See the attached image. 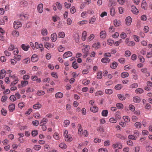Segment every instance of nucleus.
Returning <instances> with one entry per match:
<instances>
[{"label":"nucleus","instance_id":"1","mask_svg":"<svg viewBox=\"0 0 152 152\" xmlns=\"http://www.w3.org/2000/svg\"><path fill=\"white\" fill-rule=\"evenodd\" d=\"M90 47L89 45H86L84 46V48L82 49V52L84 53L83 56L84 58L86 57L89 54V50Z\"/></svg>","mask_w":152,"mask_h":152},{"label":"nucleus","instance_id":"2","mask_svg":"<svg viewBox=\"0 0 152 152\" xmlns=\"http://www.w3.org/2000/svg\"><path fill=\"white\" fill-rule=\"evenodd\" d=\"M113 147L114 148L116 149L115 150V152H117V151H119L118 150V149H121L122 148V146L121 143L119 142H117L116 143L113 144Z\"/></svg>","mask_w":152,"mask_h":152},{"label":"nucleus","instance_id":"3","mask_svg":"<svg viewBox=\"0 0 152 152\" xmlns=\"http://www.w3.org/2000/svg\"><path fill=\"white\" fill-rule=\"evenodd\" d=\"M14 27L15 29H17L19 27H21L22 24L21 23L18 21H15L13 23Z\"/></svg>","mask_w":152,"mask_h":152},{"label":"nucleus","instance_id":"4","mask_svg":"<svg viewBox=\"0 0 152 152\" xmlns=\"http://www.w3.org/2000/svg\"><path fill=\"white\" fill-rule=\"evenodd\" d=\"M72 55V53L70 51H68L65 52L63 55V58H66L71 56Z\"/></svg>","mask_w":152,"mask_h":152},{"label":"nucleus","instance_id":"5","mask_svg":"<svg viewBox=\"0 0 152 152\" xmlns=\"http://www.w3.org/2000/svg\"><path fill=\"white\" fill-rule=\"evenodd\" d=\"M35 47L36 49L39 48L41 52L43 51L44 50L43 45L41 44H39L37 42H36L35 43Z\"/></svg>","mask_w":152,"mask_h":152},{"label":"nucleus","instance_id":"6","mask_svg":"<svg viewBox=\"0 0 152 152\" xmlns=\"http://www.w3.org/2000/svg\"><path fill=\"white\" fill-rule=\"evenodd\" d=\"M54 44L53 43H50L47 42L45 45V47L48 49L53 48L54 47Z\"/></svg>","mask_w":152,"mask_h":152},{"label":"nucleus","instance_id":"7","mask_svg":"<svg viewBox=\"0 0 152 152\" xmlns=\"http://www.w3.org/2000/svg\"><path fill=\"white\" fill-rule=\"evenodd\" d=\"M43 5L42 4H39L37 7V10L38 12L40 13H41L43 12Z\"/></svg>","mask_w":152,"mask_h":152},{"label":"nucleus","instance_id":"8","mask_svg":"<svg viewBox=\"0 0 152 152\" xmlns=\"http://www.w3.org/2000/svg\"><path fill=\"white\" fill-rule=\"evenodd\" d=\"M125 21L126 24L128 26H129L131 23L132 19L130 16H128L126 18Z\"/></svg>","mask_w":152,"mask_h":152},{"label":"nucleus","instance_id":"9","mask_svg":"<svg viewBox=\"0 0 152 152\" xmlns=\"http://www.w3.org/2000/svg\"><path fill=\"white\" fill-rule=\"evenodd\" d=\"M39 59L37 56L36 54H34L31 57V60L32 62H35Z\"/></svg>","mask_w":152,"mask_h":152},{"label":"nucleus","instance_id":"10","mask_svg":"<svg viewBox=\"0 0 152 152\" xmlns=\"http://www.w3.org/2000/svg\"><path fill=\"white\" fill-rule=\"evenodd\" d=\"M131 8V11L134 14H137L138 13V10L134 6H132Z\"/></svg>","mask_w":152,"mask_h":152},{"label":"nucleus","instance_id":"11","mask_svg":"<svg viewBox=\"0 0 152 152\" xmlns=\"http://www.w3.org/2000/svg\"><path fill=\"white\" fill-rule=\"evenodd\" d=\"M6 75V71L4 69H2L0 71V79H2L5 77Z\"/></svg>","mask_w":152,"mask_h":152},{"label":"nucleus","instance_id":"12","mask_svg":"<svg viewBox=\"0 0 152 152\" xmlns=\"http://www.w3.org/2000/svg\"><path fill=\"white\" fill-rule=\"evenodd\" d=\"M51 39L53 42H55L57 40V34L56 33L52 34L51 35Z\"/></svg>","mask_w":152,"mask_h":152},{"label":"nucleus","instance_id":"13","mask_svg":"<svg viewBox=\"0 0 152 152\" xmlns=\"http://www.w3.org/2000/svg\"><path fill=\"white\" fill-rule=\"evenodd\" d=\"M42 106L41 104L37 103L33 106V108L35 110L39 109L42 107Z\"/></svg>","mask_w":152,"mask_h":152},{"label":"nucleus","instance_id":"14","mask_svg":"<svg viewBox=\"0 0 152 152\" xmlns=\"http://www.w3.org/2000/svg\"><path fill=\"white\" fill-rule=\"evenodd\" d=\"M90 110L94 113H96L98 110V108L96 106H92L90 108Z\"/></svg>","mask_w":152,"mask_h":152},{"label":"nucleus","instance_id":"15","mask_svg":"<svg viewBox=\"0 0 152 152\" xmlns=\"http://www.w3.org/2000/svg\"><path fill=\"white\" fill-rule=\"evenodd\" d=\"M21 47L22 49L25 51H27L28 50V49L30 48V46L28 45H26L25 44H22L21 45Z\"/></svg>","mask_w":152,"mask_h":152},{"label":"nucleus","instance_id":"16","mask_svg":"<svg viewBox=\"0 0 152 152\" xmlns=\"http://www.w3.org/2000/svg\"><path fill=\"white\" fill-rule=\"evenodd\" d=\"M11 34L15 37H17L19 35V33L18 31L14 30L11 32Z\"/></svg>","mask_w":152,"mask_h":152},{"label":"nucleus","instance_id":"17","mask_svg":"<svg viewBox=\"0 0 152 152\" xmlns=\"http://www.w3.org/2000/svg\"><path fill=\"white\" fill-rule=\"evenodd\" d=\"M65 140L66 141L70 142L72 140V138L70 134L64 136Z\"/></svg>","mask_w":152,"mask_h":152},{"label":"nucleus","instance_id":"18","mask_svg":"<svg viewBox=\"0 0 152 152\" xmlns=\"http://www.w3.org/2000/svg\"><path fill=\"white\" fill-rule=\"evenodd\" d=\"M100 47V44L99 42L94 43L92 45V47L96 50L99 48Z\"/></svg>","mask_w":152,"mask_h":152},{"label":"nucleus","instance_id":"19","mask_svg":"<svg viewBox=\"0 0 152 152\" xmlns=\"http://www.w3.org/2000/svg\"><path fill=\"white\" fill-rule=\"evenodd\" d=\"M9 109L10 111L13 112L15 109V104H12L9 106Z\"/></svg>","mask_w":152,"mask_h":152},{"label":"nucleus","instance_id":"20","mask_svg":"<svg viewBox=\"0 0 152 152\" xmlns=\"http://www.w3.org/2000/svg\"><path fill=\"white\" fill-rule=\"evenodd\" d=\"M106 32L104 31H102L100 33V37L101 38H104L106 37Z\"/></svg>","mask_w":152,"mask_h":152},{"label":"nucleus","instance_id":"21","mask_svg":"<svg viewBox=\"0 0 152 152\" xmlns=\"http://www.w3.org/2000/svg\"><path fill=\"white\" fill-rule=\"evenodd\" d=\"M63 96V93L59 92L56 93L55 95V97L56 98H61Z\"/></svg>","mask_w":152,"mask_h":152},{"label":"nucleus","instance_id":"22","mask_svg":"<svg viewBox=\"0 0 152 152\" xmlns=\"http://www.w3.org/2000/svg\"><path fill=\"white\" fill-rule=\"evenodd\" d=\"M110 61L109 58H104L102 59L101 61L103 63H108Z\"/></svg>","mask_w":152,"mask_h":152},{"label":"nucleus","instance_id":"23","mask_svg":"<svg viewBox=\"0 0 152 152\" xmlns=\"http://www.w3.org/2000/svg\"><path fill=\"white\" fill-rule=\"evenodd\" d=\"M48 121V119L46 118H43L41 121L40 123V125H45Z\"/></svg>","mask_w":152,"mask_h":152},{"label":"nucleus","instance_id":"24","mask_svg":"<svg viewBox=\"0 0 152 152\" xmlns=\"http://www.w3.org/2000/svg\"><path fill=\"white\" fill-rule=\"evenodd\" d=\"M116 4V2L114 0H109V6L110 7L114 6Z\"/></svg>","mask_w":152,"mask_h":152},{"label":"nucleus","instance_id":"25","mask_svg":"<svg viewBox=\"0 0 152 152\" xmlns=\"http://www.w3.org/2000/svg\"><path fill=\"white\" fill-rule=\"evenodd\" d=\"M144 91L143 90L140 88L136 89L135 91V93L137 94H141L143 93Z\"/></svg>","mask_w":152,"mask_h":152},{"label":"nucleus","instance_id":"26","mask_svg":"<svg viewBox=\"0 0 152 152\" xmlns=\"http://www.w3.org/2000/svg\"><path fill=\"white\" fill-rule=\"evenodd\" d=\"M133 100L134 102L139 103L141 101V99L140 97L137 96L133 97Z\"/></svg>","mask_w":152,"mask_h":152},{"label":"nucleus","instance_id":"27","mask_svg":"<svg viewBox=\"0 0 152 152\" xmlns=\"http://www.w3.org/2000/svg\"><path fill=\"white\" fill-rule=\"evenodd\" d=\"M141 6L142 8L143 9L146 10L147 9V4L145 1L144 0L142 1Z\"/></svg>","mask_w":152,"mask_h":152},{"label":"nucleus","instance_id":"28","mask_svg":"<svg viewBox=\"0 0 152 152\" xmlns=\"http://www.w3.org/2000/svg\"><path fill=\"white\" fill-rule=\"evenodd\" d=\"M114 24L115 27L121 25V22L119 20H115L114 21Z\"/></svg>","mask_w":152,"mask_h":152},{"label":"nucleus","instance_id":"29","mask_svg":"<svg viewBox=\"0 0 152 152\" xmlns=\"http://www.w3.org/2000/svg\"><path fill=\"white\" fill-rule=\"evenodd\" d=\"M108 111L107 110H103L102 112V115L104 117H107L108 114Z\"/></svg>","mask_w":152,"mask_h":152},{"label":"nucleus","instance_id":"30","mask_svg":"<svg viewBox=\"0 0 152 152\" xmlns=\"http://www.w3.org/2000/svg\"><path fill=\"white\" fill-rule=\"evenodd\" d=\"M14 58L16 60L19 61L21 59V56L20 55H16L14 56Z\"/></svg>","mask_w":152,"mask_h":152},{"label":"nucleus","instance_id":"31","mask_svg":"<svg viewBox=\"0 0 152 152\" xmlns=\"http://www.w3.org/2000/svg\"><path fill=\"white\" fill-rule=\"evenodd\" d=\"M48 32L47 30L45 28H43L41 30V34L43 36L47 35Z\"/></svg>","mask_w":152,"mask_h":152},{"label":"nucleus","instance_id":"32","mask_svg":"<svg viewBox=\"0 0 152 152\" xmlns=\"http://www.w3.org/2000/svg\"><path fill=\"white\" fill-rule=\"evenodd\" d=\"M87 35V32L86 31H83L82 34V39L83 41H84L86 40Z\"/></svg>","mask_w":152,"mask_h":152},{"label":"nucleus","instance_id":"33","mask_svg":"<svg viewBox=\"0 0 152 152\" xmlns=\"http://www.w3.org/2000/svg\"><path fill=\"white\" fill-rule=\"evenodd\" d=\"M88 22V21L86 20H83L81 21L78 22L77 24L79 26H81L83 25L84 24H87Z\"/></svg>","mask_w":152,"mask_h":152},{"label":"nucleus","instance_id":"34","mask_svg":"<svg viewBox=\"0 0 152 152\" xmlns=\"http://www.w3.org/2000/svg\"><path fill=\"white\" fill-rule=\"evenodd\" d=\"M129 75V73L127 72H123L121 74V77L124 78L128 77Z\"/></svg>","mask_w":152,"mask_h":152},{"label":"nucleus","instance_id":"35","mask_svg":"<svg viewBox=\"0 0 152 152\" xmlns=\"http://www.w3.org/2000/svg\"><path fill=\"white\" fill-rule=\"evenodd\" d=\"M78 134L81 135L82 132H83V129L81 125L79 124L78 126Z\"/></svg>","mask_w":152,"mask_h":152},{"label":"nucleus","instance_id":"36","mask_svg":"<svg viewBox=\"0 0 152 152\" xmlns=\"http://www.w3.org/2000/svg\"><path fill=\"white\" fill-rule=\"evenodd\" d=\"M118 66V64L116 62L114 61L112 64L110 65V67L111 68L113 69H115Z\"/></svg>","mask_w":152,"mask_h":152},{"label":"nucleus","instance_id":"37","mask_svg":"<svg viewBox=\"0 0 152 152\" xmlns=\"http://www.w3.org/2000/svg\"><path fill=\"white\" fill-rule=\"evenodd\" d=\"M110 14L112 16H114L115 14V10L114 7L111 8L110 10Z\"/></svg>","mask_w":152,"mask_h":152},{"label":"nucleus","instance_id":"38","mask_svg":"<svg viewBox=\"0 0 152 152\" xmlns=\"http://www.w3.org/2000/svg\"><path fill=\"white\" fill-rule=\"evenodd\" d=\"M59 19V17L56 15L53 16L52 18V20L54 22H56Z\"/></svg>","mask_w":152,"mask_h":152},{"label":"nucleus","instance_id":"39","mask_svg":"<svg viewBox=\"0 0 152 152\" xmlns=\"http://www.w3.org/2000/svg\"><path fill=\"white\" fill-rule=\"evenodd\" d=\"M118 98L121 100H123L125 99V97L124 95L119 94L118 95Z\"/></svg>","mask_w":152,"mask_h":152},{"label":"nucleus","instance_id":"40","mask_svg":"<svg viewBox=\"0 0 152 152\" xmlns=\"http://www.w3.org/2000/svg\"><path fill=\"white\" fill-rule=\"evenodd\" d=\"M102 72L99 71L97 73V78L99 79H101L102 77Z\"/></svg>","mask_w":152,"mask_h":152},{"label":"nucleus","instance_id":"41","mask_svg":"<svg viewBox=\"0 0 152 152\" xmlns=\"http://www.w3.org/2000/svg\"><path fill=\"white\" fill-rule=\"evenodd\" d=\"M58 36L59 38H63L65 36V34L63 32H60L58 33Z\"/></svg>","mask_w":152,"mask_h":152},{"label":"nucleus","instance_id":"42","mask_svg":"<svg viewBox=\"0 0 152 152\" xmlns=\"http://www.w3.org/2000/svg\"><path fill=\"white\" fill-rule=\"evenodd\" d=\"M21 83L22 87H24L28 84V81L25 80L22 81Z\"/></svg>","mask_w":152,"mask_h":152},{"label":"nucleus","instance_id":"43","mask_svg":"<svg viewBox=\"0 0 152 152\" xmlns=\"http://www.w3.org/2000/svg\"><path fill=\"white\" fill-rule=\"evenodd\" d=\"M64 126L66 127H67L70 124V121L67 120H66L64 121Z\"/></svg>","mask_w":152,"mask_h":152},{"label":"nucleus","instance_id":"44","mask_svg":"<svg viewBox=\"0 0 152 152\" xmlns=\"http://www.w3.org/2000/svg\"><path fill=\"white\" fill-rule=\"evenodd\" d=\"M123 88V86L121 84H118L116 85L115 87V89L118 90H120Z\"/></svg>","mask_w":152,"mask_h":152},{"label":"nucleus","instance_id":"45","mask_svg":"<svg viewBox=\"0 0 152 152\" xmlns=\"http://www.w3.org/2000/svg\"><path fill=\"white\" fill-rule=\"evenodd\" d=\"M30 59L29 58H27L23 60V62L24 64H28L30 62Z\"/></svg>","mask_w":152,"mask_h":152},{"label":"nucleus","instance_id":"46","mask_svg":"<svg viewBox=\"0 0 152 152\" xmlns=\"http://www.w3.org/2000/svg\"><path fill=\"white\" fill-rule=\"evenodd\" d=\"M116 107L118 109H122L123 108L124 106L121 103H118L116 104Z\"/></svg>","mask_w":152,"mask_h":152},{"label":"nucleus","instance_id":"47","mask_svg":"<svg viewBox=\"0 0 152 152\" xmlns=\"http://www.w3.org/2000/svg\"><path fill=\"white\" fill-rule=\"evenodd\" d=\"M72 66L75 69H76L78 67V64L75 61H74L72 63Z\"/></svg>","mask_w":152,"mask_h":152},{"label":"nucleus","instance_id":"48","mask_svg":"<svg viewBox=\"0 0 152 152\" xmlns=\"http://www.w3.org/2000/svg\"><path fill=\"white\" fill-rule=\"evenodd\" d=\"M134 126L137 128H140L141 126V124L140 123L138 122H136L134 124Z\"/></svg>","mask_w":152,"mask_h":152},{"label":"nucleus","instance_id":"49","mask_svg":"<svg viewBox=\"0 0 152 152\" xmlns=\"http://www.w3.org/2000/svg\"><path fill=\"white\" fill-rule=\"evenodd\" d=\"M109 121L112 123H115L117 121V120L114 118H111L109 119Z\"/></svg>","mask_w":152,"mask_h":152},{"label":"nucleus","instance_id":"50","mask_svg":"<svg viewBox=\"0 0 152 152\" xmlns=\"http://www.w3.org/2000/svg\"><path fill=\"white\" fill-rule=\"evenodd\" d=\"M90 81L89 80H86V79L83 80L82 81V83L85 85H87L88 84Z\"/></svg>","mask_w":152,"mask_h":152},{"label":"nucleus","instance_id":"51","mask_svg":"<svg viewBox=\"0 0 152 152\" xmlns=\"http://www.w3.org/2000/svg\"><path fill=\"white\" fill-rule=\"evenodd\" d=\"M132 68V66L130 65H127L124 66V70L128 71L130 69Z\"/></svg>","mask_w":152,"mask_h":152},{"label":"nucleus","instance_id":"52","mask_svg":"<svg viewBox=\"0 0 152 152\" xmlns=\"http://www.w3.org/2000/svg\"><path fill=\"white\" fill-rule=\"evenodd\" d=\"M94 35L93 34L90 35L88 38V40L89 41H91L94 38Z\"/></svg>","mask_w":152,"mask_h":152},{"label":"nucleus","instance_id":"53","mask_svg":"<svg viewBox=\"0 0 152 152\" xmlns=\"http://www.w3.org/2000/svg\"><path fill=\"white\" fill-rule=\"evenodd\" d=\"M113 92V90L111 89H106L105 90L106 94H111Z\"/></svg>","mask_w":152,"mask_h":152},{"label":"nucleus","instance_id":"54","mask_svg":"<svg viewBox=\"0 0 152 152\" xmlns=\"http://www.w3.org/2000/svg\"><path fill=\"white\" fill-rule=\"evenodd\" d=\"M127 45L130 46H133L135 45V43L133 41H130L127 42L126 44Z\"/></svg>","mask_w":152,"mask_h":152},{"label":"nucleus","instance_id":"55","mask_svg":"<svg viewBox=\"0 0 152 152\" xmlns=\"http://www.w3.org/2000/svg\"><path fill=\"white\" fill-rule=\"evenodd\" d=\"M45 94V92L43 91H38L37 93V94L38 96L43 95Z\"/></svg>","mask_w":152,"mask_h":152},{"label":"nucleus","instance_id":"56","mask_svg":"<svg viewBox=\"0 0 152 152\" xmlns=\"http://www.w3.org/2000/svg\"><path fill=\"white\" fill-rule=\"evenodd\" d=\"M123 118L126 122H128L130 121V118L127 116H124L123 117Z\"/></svg>","mask_w":152,"mask_h":152},{"label":"nucleus","instance_id":"57","mask_svg":"<svg viewBox=\"0 0 152 152\" xmlns=\"http://www.w3.org/2000/svg\"><path fill=\"white\" fill-rule=\"evenodd\" d=\"M53 137L56 140H58L59 138L58 134L56 132L54 133Z\"/></svg>","mask_w":152,"mask_h":152},{"label":"nucleus","instance_id":"58","mask_svg":"<svg viewBox=\"0 0 152 152\" xmlns=\"http://www.w3.org/2000/svg\"><path fill=\"white\" fill-rule=\"evenodd\" d=\"M10 100L13 102H14L16 99L15 96L14 95H11L10 97Z\"/></svg>","mask_w":152,"mask_h":152},{"label":"nucleus","instance_id":"59","mask_svg":"<svg viewBox=\"0 0 152 152\" xmlns=\"http://www.w3.org/2000/svg\"><path fill=\"white\" fill-rule=\"evenodd\" d=\"M56 4L58 9L60 10H61L62 8V6L61 4H60L58 2H56Z\"/></svg>","mask_w":152,"mask_h":152},{"label":"nucleus","instance_id":"60","mask_svg":"<svg viewBox=\"0 0 152 152\" xmlns=\"http://www.w3.org/2000/svg\"><path fill=\"white\" fill-rule=\"evenodd\" d=\"M59 147L63 149H64L66 148V146L64 143H61L59 145Z\"/></svg>","mask_w":152,"mask_h":152},{"label":"nucleus","instance_id":"61","mask_svg":"<svg viewBox=\"0 0 152 152\" xmlns=\"http://www.w3.org/2000/svg\"><path fill=\"white\" fill-rule=\"evenodd\" d=\"M129 108L132 111H134L135 109V108L134 106L132 104H130L129 105Z\"/></svg>","mask_w":152,"mask_h":152},{"label":"nucleus","instance_id":"62","mask_svg":"<svg viewBox=\"0 0 152 152\" xmlns=\"http://www.w3.org/2000/svg\"><path fill=\"white\" fill-rule=\"evenodd\" d=\"M32 124L34 126H37L39 124V121L37 120L33 121Z\"/></svg>","mask_w":152,"mask_h":152},{"label":"nucleus","instance_id":"63","mask_svg":"<svg viewBox=\"0 0 152 152\" xmlns=\"http://www.w3.org/2000/svg\"><path fill=\"white\" fill-rule=\"evenodd\" d=\"M7 97L6 96H3L1 99V101L3 102H4L7 100Z\"/></svg>","mask_w":152,"mask_h":152},{"label":"nucleus","instance_id":"64","mask_svg":"<svg viewBox=\"0 0 152 152\" xmlns=\"http://www.w3.org/2000/svg\"><path fill=\"white\" fill-rule=\"evenodd\" d=\"M146 150L149 152H152V147L148 146L146 147Z\"/></svg>","mask_w":152,"mask_h":152}]
</instances>
